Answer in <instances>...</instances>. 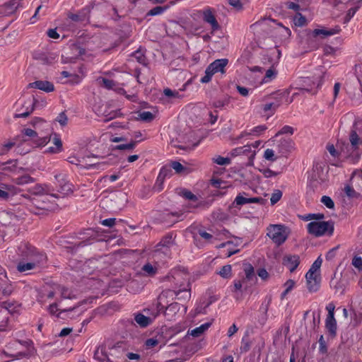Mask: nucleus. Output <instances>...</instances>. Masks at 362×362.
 <instances>
[{
    "instance_id": "obj_21",
    "label": "nucleus",
    "mask_w": 362,
    "mask_h": 362,
    "mask_svg": "<svg viewBox=\"0 0 362 362\" xmlns=\"http://www.w3.org/2000/svg\"><path fill=\"white\" fill-rule=\"evenodd\" d=\"M211 325V322H206L199 327H197L190 331H188V334L193 336L194 337H199L203 333H204Z\"/></svg>"
},
{
    "instance_id": "obj_6",
    "label": "nucleus",
    "mask_w": 362,
    "mask_h": 362,
    "mask_svg": "<svg viewBox=\"0 0 362 362\" xmlns=\"http://www.w3.org/2000/svg\"><path fill=\"white\" fill-rule=\"evenodd\" d=\"M46 255H39L34 259H25L28 261L26 263L20 262L17 265V269L20 272H25L27 271L32 270L37 267L43 264L46 261Z\"/></svg>"
},
{
    "instance_id": "obj_58",
    "label": "nucleus",
    "mask_w": 362,
    "mask_h": 362,
    "mask_svg": "<svg viewBox=\"0 0 362 362\" xmlns=\"http://www.w3.org/2000/svg\"><path fill=\"white\" fill-rule=\"evenodd\" d=\"M213 75L214 73L211 72V70H209V68H206L205 71V76L201 78L200 81L203 83H206L211 81Z\"/></svg>"
},
{
    "instance_id": "obj_52",
    "label": "nucleus",
    "mask_w": 362,
    "mask_h": 362,
    "mask_svg": "<svg viewBox=\"0 0 362 362\" xmlns=\"http://www.w3.org/2000/svg\"><path fill=\"white\" fill-rule=\"evenodd\" d=\"M165 10H166V7L156 6V7H154L153 8L151 9L148 12V16L159 15V14H161L162 13H163Z\"/></svg>"
},
{
    "instance_id": "obj_20",
    "label": "nucleus",
    "mask_w": 362,
    "mask_h": 362,
    "mask_svg": "<svg viewBox=\"0 0 362 362\" xmlns=\"http://www.w3.org/2000/svg\"><path fill=\"white\" fill-rule=\"evenodd\" d=\"M325 327L329 333L334 337L337 333V321L334 316L327 317L325 320Z\"/></svg>"
},
{
    "instance_id": "obj_36",
    "label": "nucleus",
    "mask_w": 362,
    "mask_h": 362,
    "mask_svg": "<svg viewBox=\"0 0 362 362\" xmlns=\"http://www.w3.org/2000/svg\"><path fill=\"white\" fill-rule=\"evenodd\" d=\"M218 274L223 278L227 279L231 276V266L226 264L221 267Z\"/></svg>"
},
{
    "instance_id": "obj_48",
    "label": "nucleus",
    "mask_w": 362,
    "mask_h": 362,
    "mask_svg": "<svg viewBox=\"0 0 362 362\" xmlns=\"http://www.w3.org/2000/svg\"><path fill=\"white\" fill-rule=\"evenodd\" d=\"M280 106V103L279 102L276 103H269L265 104L263 107V110L264 112H267L269 110H272V113Z\"/></svg>"
},
{
    "instance_id": "obj_54",
    "label": "nucleus",
    "mask_w": 362,
    "mask_h": 362,
    "mask_svg": "<svg viewBox=\"0 0 362 362\" xmlns=\"http://www.w3.org/2000/svg\"><path fill=\"white\" fill-rule=\"evenodd\" d=\"M163 93L165 96L167 97H169V98H180L181 96L179 94V92L177 91V90H172L170 88H165L163 90Z\"/></svg>"
},
{
    "instance_id": "obj_9",
    "label": "nucleus",
    "mask_w": 362,
    "mask_h": 362,
    "mask_svg": "<svg viewBox=\"0 0 362 362\" xmlns=\"http://www.w3.org/2000/svg\"><path fill=\"white\" fill-rule=\"evenodd\" d=\"M202 16L204 22L211 25L214 30L219 28V24L216 19L214 11L210 8H207L202 11Z\"/></svg>"
},
{
    "instance_id": "obj_33",
    "label": "nucleus",
    "mask_w": 362,
    "mask_h": 362,
    "mask_svg": "<svg viewBox=\"0 0 362 362\" xmlns=\"http://www.w3.org/2000/svg\"><path fill=\"white\" fill-rule=\"evenodd\" d=\"M16 138L13 139V141H9L0 146V154H6L12 147L16 145Z\"/></svg>"
},
{
    "instance_id": "obj_62",
    "label": "nucleus",
    "mask_w": 362,
    "mask_h": 362,
    "mask_svg": "<svg viewBox=\"0 0 362 362\" xmlns=\"http://www.w3.org/2000/svg\"><path fill=\"white\" fill-rule=\"evenodd\" d=\"M306 281L308 280H320V274L319 273H315L313 272H308L305 275Z\"/></svg>"
},
{
    "instance_id": "obj_47",
    "label": "nucleus",
    "mask_w": 362,
    "mask_h": 362,
    "mask_svg": "<svg viewBox=\"0 0 362 362\" xmlns=\"http://www.w3.org/2000/svg\"><path fill=\"white\" fill-rule=\"evenodd\" d=\"M322 260L320 257H318L314 262L313 264H312V266L310 267V269L308 270L309 272H315V273H319V270H320V268L322 265Z\"/></svg>"
},
{
    "instance_id": "obj_26",
    "label": "nucleus",
    "mask_w": 362,
    "mask_h": 362,
    "mask_svg": "<svg viewBox=\"0 0 362 362\" xmlns=\"http://www.w3.org/2000/svg\"><path fill=\"white\" fill-rule=\"evenodd\" d=\"M28 192L34 195H42L44 194H47L46 188L40 184H37L35 186L29 188Z\"/></svg>"
},
{
    "instance_id": "obj_46",
    "label": "nucleus",
    "mask_w": 362,
    "mask_h": 362,
    "mask_svg": "<svg viewBox=\"0 0 362 362\" xmlns=\"http://www.w3.org/2000/svg\"><path fill=\"white\" fill-rule=\"evenodd\" d=\"M0 305L2 308H5L9 312H11L12 310L14 311L17 307V304L14 302L11 303L8 301H3L0 303Z\"/></svg>"
},
{
    "instance_id": "obj_45",
    "label": "nucleus",
    "mask_w": 362,
    "mask_h": 362,
    "mask_svg": "<svg viewBox=\"0 0 362 362\" xmlns=\"http://www.w3.org/2000/svg\"><path fill=\"white\" fill-rule=\"evenodd\" d=\"M294 23L297 26H303L306 23V19L304 16L301 15V13H298L294 17Z\"/></svg>"
},
{
    "instance_id": "obj_32",
    "label": "nucleus",
    "mask_w": 362,
    "mask_h": 362,
    "mask_svg": "<svg viewBox=\"0 0 362 362\" xmlns=\"http://www.w3.org/2000/svg\"><path fill=\"white\" fill-rule=\"evenodd\" d=\"M94 358L100 362H110L107 355L103 352V349H97L94 353Z\"/></svg>"
},
{
    "instance_id": "obj_49",
    "label": "nucleus",
    "mask_w": 362,
    "mask_h": 362,
    "mask_svg": "<svg viewBox=\"0 0 362 362\" xmlns=\"http://www.w3.org/2000/svg\"><path fill=\"white\" fill-rule=\"evenodd\" d=\"M321 202L328 209H334V203L333 200L328 196H323L321 198Z\"/></svg>"
},
{
    "instance_id": "obj_17",
    "label": "nucleus",
    "mask_w": 362,
    "mask_h": 362,
    "mask_svg": "<svg viewBox=\"0 0 362 362\" xmlns=\"http://www.w3.org/2000/svg\"><path fill=\"white\" fill-rule=\"evenodd\" d=\"M171 172L170 170V168H168V167H163L160 171V173L158 176V178H157V180H156V185H155V187L154 188L160 192V190H162L163 189V186H162V184H163V180L164 178L168 175L170 174Z\"/></svg>"
},
{
    "instance_id": "obj_39",
    "label": "nucleus",
    "mask_w": 362,
    "mask_h": 362,
    "mask_svg": "<svg viewBox=\"0 0 362 362\" xmlns=\"http://www.w3.org/2000/svg\"><path fill=\"white\" fill-rule=\"evenodd\" d=\"M138 143L137 141H131L129 143L126 144H120L115 146V149L117 150H132L135 148L136 144Z\"/></svg>"
},
{
    "instance_id": "obj_61",
    "label": "nucleus",
    "mask_w": 362,
    "mask_h": 362,
    "mask_svg": "<svg viewBox=\"0 0 362 362\" xmlns=\"http://www.w3.org/2000/svg\"><path fill=\"white\" fill-rule=\"evenodd\" d=\"M293 134V127L290 126H284L281 128V129L276 134V136L280 135V134Z\"/></svg>"
},
{
    "instance_id": "obj_28",
    "label": "nucleus",
    "mask_w": 362,
    "mask_h": 362,
    "mask_svg": "<svg viewBox=\"0 0 362 362\" xmlns=\"http://www.w3.org/2000/svg\"><path fill=\"white\" fill-rule=\"evenodd\" d=\"M132 57L141 64L146 65V58L144 54V52L139 49L132 54Z\"/></svg>"
},
{
    "instance_id": "obj_23",
    "label": "nucleus",
    "mask_w": 362,
    "mask_h": 362,
    "mask_svg": "<svg viewBox=\"0 0 362 362\" xmlns=\"http://www.w3.org/2000/svg\"><path fill=\"white\" fill-rule=\"evenodd\" d=\"M55 289H57V292L60 294L62 298L71 299L74 298V295L72 293V291L68 288L57 284L55 285Z\"/></svg>"
},
{
    "instance_id": "obj_22",
    "label": "nucleus",
    "mask_w": 362,
    "mask_h": 362,
    "mask_svg": "<svg viewBox=\"0 0 362 362\" xmlns=\"http://www.w3.org/2000/svg\"><path fill=\"white\" fill-rule=\"evenodd\" d=\"M339 31V28H333V29H315L313 32V35L314 37L321 35L322 37L327 36H331L338 33Z\"/></svg>"
},
{
    "instance_id": "obj_37",
    "label": "nucleus",
    "mask_w": 362,
    "mask_h": 362,
    "mask_svg": "<svg viewBox=\"0 0 362 362\" xmlns=\"http://www.w3.org/2000/svg\"><path fill=\"white\" fill-rule=\"evenodd\" d=\"M344 192L348 197L351 198V199H356L360 197V194L356 192L354 190V189L349 185L345 186Z\"/></svg>"
},
{
    "instance_id": "obj_7",
    "label": "nucleus",
    "mask_w": 362,
    "mask_h": 362,
    "mask_svg": "<svg viewBox=\"0 0 362 362\" xmlns=\"http://www.w3.org/2000/svg\"><path fill=\"white\" fill-rule=\"evenodd\" d=\"M294 142L291 139H281L276 143L278 153L286 156L294 149Z\"/></svg>"
},
{
    "instance_id": "obj_8",
    "label": "nucleus",
    "mask_w": 362,
    "mask_h": 362,
    "mask_svg": "<svg viewBox=\"0 0 362 362\" xmlns=\"http://www.w3.org/2000/svg\"><path fill=\"white\" fill-rule=\"evenodd\" d=\"M55 179L59 185V192L63 195H67L73 192V185L67 182L65 179L64 175L59 173L54 175Z\"/></svg>"
},
{
    "instance_id": "obj_15",
    "label": "nucleus",
    "mask_w": 362,
    "mask_h": 362,
    "mask_svg": "<svg viewBox=\"0 0 362 362\" xmlns=\"http://www.w3.org/2000/svg\"><path fill=\"white\" fill-rule=\"evenodd\" d=\"M283 264L290 270L291 272H293L300 264L299 256L286 255L283 259Z\"/></svg>"
},
{
    "instance_id": "obj_51",
    "label": "nucleus",
    "mask_w": 362,
    "mask_h": 362,
    "mask_svg": "<svg viewBox=\"0 0 362 362\" xmlns=\"http://www.w3.org/2000/svg\"><path fill=\"white\" fill-rule=\"evenodd\" d=\"M319 351L321 354H327V346L322 335L320 336L319 340Z\"/></svg>"
},
{
    "instance_id": "obj_3",
    "label": "nucleus",
    "mask_w": 362,
    "mask_h": 362,
    "mask_svg": "<svg viewBox=\"0 0 362 362\" xmlns=\"http://www.w3.org/2000/svg\"><path fill=\"white\" fill-rule=\"evenodd\" d=\"M308 233L315 237L323 235H332L334 233V223L329 221H311L307 225Z\"/></svg>"
},
{
    "instance_id": "obj_31",
    "label": "nucleus",
    "mask_w": 362,
    "mask_h": 362,
    "mask_svg": "<svg viewBox=\"0 0 362 362\" xmlns=\"http://www.w3.org/2000/svg\"><path fill=\"white\" fill-rule=\"evenodd\" d=\"M57 306H58V304H57V303H54L51 304V305L49 306L48 310H49V313H50L51 315H55V314H56V313H57V311H59V310L60 312L57 315V317H60V315H61L62 313H64V312H66V311H71V310H73L76 308V307H74V308H69V309H67V310H59V309H58Z\"/></svg>"
},
{
    "instance_id": "obj_43",
    "label": "nucleus",
    "mask_w": 362,
    "mask_h": 362,
    "mask_svg": "<svg viewBox=\"0 0 362 362\" xmlns=\"http://www.w3.org/2000/svg\"><path fill=\"white\" fill-rule=\"evenodd\" d=\"M281 197H282V192L281 190H279V189L274 190L271 196V198H270V202H271L272 205H274L276 203H277L281 199Z\"/></svg>"
},
{
    "instance_id": "obj_10",
    "label": "nucleus",
    "mask_w": 362,
    "mask_h": 362,
    "mask_svg": "<svg viewBox=\"0 0 362 362\" xmlns=\"http://www.w3.org/2000/svg\"><path fill=\"white\" fill-rule=\"evenodd\" d=\"M349 141L351 143V146L347 147V151L346 154L347 156H351L355 151L358 148V146L362 143V141L359 136L357 134L355 130H352L349 135Z\"/></svg>"
},
{
    "instance_id": "obj_35",
    "label": "nucleus",
    "mask_w": 362,
    "mask_h": 362,
    "mask_svg": "<svg viewBox=\"0 0 362 362\" xmlns=\"http://www.w3.org/2000/svg\"><path fill=\"white\" fill-rule=\"evenodd\" d=\"M307 281V287L310 292H316L320 288V280H308Z\"/></svg>"
},
{
    "instance_id": "obj_56",
    "label": "nucleus",
    "mask_w": 362,
    "mask_h": 362,
    "mask_svg": "<svg viewBox=\"0 0 362 362\" xmlns=\"http://www.w3.org/2000/svg\"><path fill=\"white\" fill-rule=\"evenodd\" d=\"M171 168H173L177 173H182L185 170V168L177 161L172 162Z\"/></svg>"
},
{
    "instance_id": "obj_57",
    "label": "nucleus",
    "mask_w": 362,
    "mask_h": 362,
    "mask_svg": "<svg viewBox=\"0 0 362 362\" xmlns=\"http://www.w3.org/2000/svg\"><path fill=\"white\" fill-rule=\"evenodd\" d=\"M249 200L250 198H245L239 194L235 197L234 203H235L237 205H243L245 204H250Z\"/></svg>"
},
{
    "instance_id": "obj_14",
    "label": "nucleus",
    "mask_w": 362,
    "mask_h": 362,
    "mask_svg": "<svg viewBox=\"0 0 362 362\" xmlns=\"http://www.w3.org/2000/svg\"><path fill=\"white\" fill-rule=\"evenodd\" d=\"M347 5L351 7L348 9L345 21L346 22L349 21L351 18L354 17L356 11L361 8L362 6V0H349L347 2Z\"/></svg>"
},
{
    "instance_id": "obj_50",
    "label": "nucleus",
    "mask_w": 362,
    "mask_h": 362,
    "mask_svg": "<svg viewBox=\"0 0 362 362\" xmlns=\"http://www.w3.org/2000/svg\"><path fill=\"white\" fill-rule=\"evenodd\" d=\"M180 304L177 303H173L166 307L165 310L166 312H170L173 314H175L177 312L180 310Z\"/></svg>"
},
{
    "instance_id": "obj_5",
    "label": "nucleus",
    "mask_w": 362,
    "mask_h": 362,
    "mask_svg": "<svg viewBox=\"0 0 362 362\" xmlns=\"http://www.w3.org/2000/svg\"><path fill=\"white\" fill-rule=\"evenodd\" d=\"M17 253L23 260L34 259L39 255H45L43 253L37 252L34 247L25 242L21 243L18 246Z\"/></svg>"
},
{
    "instance_id": "obj_44",
    "label": "nucleus",
    "mask_w": 362,
    "mask_h": 362,
    "mask_svg": "<svg viewBox=\"0 0 362 362\" xmlns=\"http://www.w3.org/2000/svg\"><path fill=\"white\" fill-rule=\"evenodd\" d=\"M264 158L269 161H275L277 157L275 156L274 151L273 149L267 148L264 153Z\"/></svg>"
},
{
    "instance_id": "obj_60",
    "label": "nucleus",
    "mask_w": 362,
    "mask_h": 362,
    "mask_svg": "<svg viewBox=\"0 0 362 362\" xmlns=\"http://www.w3.org/2000/svg\"><path fill=\"white\" fill-rule=\"evenodd\" d=\"M352 264L358 270L362 271V258L356 256L352 259Z\"/></svg>"
},
{
    "instance_id": "obj_59",
    "label": "nucleus",
    "mask_w": 362,
    "mask_h": 362,
    "mask_svg": "<svg viewBox=\"0 0 362 362\" xmlns=\"http://www.w3.org/2000/svg\"><path fill=\"white\" fill-rule=\"evenodd\" d=\"M139 117L144 121H151L153 119V115L148 111L141 112Z\"/></svg>"
},
{
    "instance_id": "obj_18",
    "label": "nucleus",
    "mask_w": 362,
    "mask_h": 362,
    "mask_svg": "<svg viewBox=\"0 0 362 362\" xmlns=\"http://www.w3.org/2000/svg\"><path fill=\"white\" fill-rule=\"evenodd\" d=\"M267 127L265 125H259L253 129H252L249 132H242L237 138V139H240L246 136L253 135V136H259L263 132L267 129Z\"/></svg>"
},
{
    "instance_id": "obj_42",
    "label": "nucleus",
    "mask_w": 362,
    "mask_h": 362,
    "mask_svg": "<svg viewBox=\"0 0 362 362\" xmlns=\"http://www.w3.org/2000/svg\"><path fill=\"white\" fill-rule=\"evenodd\" d=\"M55 285H57V284H53L50 286V289L45 288V296L49 298L52 299L54 297L55 294L58 293L57 289H55Z\"/></svg>"
},
{
    "instance_id": "obj_24",
    "label": "nucleus",
    "mask_w": 362,
    "mask_h": 362,
    "mask_svg": "<svg viewBox=\"0 0 362 362\" xmlns=\"http://www.w3.org/2000/svg\"><path fill=\"white\" fill-rule=\"evenodd\" d=\"M35 59L40 61L42 64H52L55 60V55L53 54H39L35 57Z\"/></svg>"
},
{
    "instance_id": "obj_29",
    "label": "nucleus",
    "mask_w": 362,
    "mask_h": 362,
    "mask_svg": "<svg viewBox=\"0 0 362 362\" xmlns=\"http://www.w3.org/2000/svg\"><path fill=\"white\" fill-rule=\"evenodd\" d=\"M2 187L4 188L6 191V193L8 194V196L9 199L12 197L13 196L17 194L18 192H20V189L16 187L14 185H4L2 184Z\"/></svg>"
},
{
    "instance_id": "obj_30",
    "label": "nucleus",
    "mask_w": 362,
    "mask_h": 362,
    "mask_svg": "<svg viewBox=\"0 0 362 362\" xmlns=\"http://www.w3.org/2000/svg\"><path fill=\"white\" fill-rule=\"evenodd\" d=\"M301 219L303 220V221H310V220H315V221H320V220H322L324 218H325V216L323 214H306V215H304V216H300Z\"/></svg>"
},
{
    "instance_id": "obj_64",
    "label": "nucleus",
    "mask_w": 362,
    "mask_h": 362,
    "mask_svg": "<svg viewBox=\"0 0 362 362\" xmlns=\"http://www.w3.org/2000/svg\"><path fill=\"white\" fill-rule=\"evenodd\" d=\"M228 4L238 11L243 9V4L240 0H228Z\"/></svg>"
},
{
    "instance_id": "obj_19",
    "label": "nucleus",
    "mask_w": 362,
    "mask_h": 362,
    "mask_svg": "<svg viewBox=\"0 0 362 362\" xmlns=\"http://www.w3.org/2000/svg\"><path fill=\"white\" fill-rule=\"evenodd\" d=\"M30 123L35 129L44 130L45 132H50L49 125L41 118L36 117L32 119Z\"/></svg>"
},
{
    "instance_id": "obj_16",
    "label": "nucleus",
    "mask_w": 362,
    "mask_h": 362,
    "mask_svg": "<svg viewBox=\"0 0 362 362\" xmlns=\"http://www.w3.org/2000/svg\"><path fill=\"white\" fill-rule=\"evenodd\" d=\"M13 291V286L10 284L8 277L6 279H2L0 277V292L4 296H10Z\"/></svg>"
},
{
    "instance_id": "obj_63",
    "label": "nucleus",
    "mask_w": 362,
    "mask_h": 362,
    "mask_svg": "<svg viewBox=\"0 0 362 362\" xmlns=\"http://www.w3.org/2000/svg\"><path fill=\"white\" fill-rule=\"evenodd\" d=\"M158 344V340L154 338L148 339L145 341V345L147 349H151Z\"/></svg>"
},
{
    "instance_id": "obj_55",
    "label": "nucleus",
    "mask_w": 362,
    "mask_h": 362,
    "mask_svg": "<svg viewBox=\"0 0 362 362\" xmlns=\"http://www.w3.org/2000/svg\"><path fill=\"white\" fill-rule=\"evenodd\" d=\"M57 121L61 126L64 127L67 124L68 118L64 112H61L57 117Z\"/></svg>"
},
{
    "instance_id": "obj_41",
    "label": "nucleus",
    "mask_w": 362,
    "mask_h": 362,
    "mask_svg": "<svg viewBox=\"0 0 362 362\" xmlns=\"http://www.w3.org/2000/svg\"><path fill=\"white\" fill-rule=\"evenodd\" d=\"M212 160L220 165H226L230 163V159L229 158H224L221 156H216L212 158Z\"/></svg>"
},
{
    "instance_id": "obj_40",
    "label": "nucleus",
    "mask_w": 362,
    "mask_h": 362,
    "mask_svg": "<svg viewBox=\"0 0 362 362\" xmlns=\"http://www.w3.org/2000/svg\"><path fill=\"white\" fill-rule=\"evenodd\" d=\"M142 270L148 276H153L156 274L157 268L153 267L150 263L144 264L142 267Z\"/></svg>"
},
{
    "instance_id": "obj_38",
    "label": "nucleus",
    "mask_w": 362,
    "mask_h": 362,
    "mask_svg": "<svg viewBox=\"0 0 362 362\" xmlns=\"http://www.w3.org/2000/svg\"><path fill=\"white\" fill-rule=\"evenodd\" d=\"M243 269L247 279L250 280L255 276L254 268L250 264H245Z\"/></svg>"
},
{
    "instance_id": "obj_4",
    "label": "nucleus",
    "mask_w": 362,
    "mask_h": 362,
    "mask_svg": "<svg viewBox=\"0 0 362 362\" xmlns=\"http://www.w3.org/2000/svg\"><path fill=\"white\" fill-rule=\"evenodd\" d=\"M22 134L30 138V141L35 147L45 146L50 141L49 132L27 128L22 130Z\"/></svg>"
},
{
    "instance_id": "obj_53",
    "label": "nucleus",
    "mask_w": 362,
    "mask_h": 362,
    "mask_svg": "<svg viewBox=\"0 0 362 362\" xmlns=\"http://www.w3.org/2000/svg\"><path fill=\"white\" fill-rule=\"evenodd\" d=\"M358 82L360 83V91L357 93H354L352 95H351V98L353 100H355L357 102H361L362 101V80L358 78Z\"/></svg>"
},
{
    "instance_id": "obj_12",
    "label": "nucleus",
    "mask_w": 362,
    "mask_h": 362,
    "mask_svg": "<svg viewBox=\"0 0 362 362\" xmlns=\"http://www.w3.org/2000/svg\"><path fill=\"white\" fill-rule=\"evenodd\" d=\"M28 86L32 88H37L47 93L52 92L54 90L53 83L47 81H36L29 83Z\"/></svg>"
},
{
    "instance_id": "obj_34",
    "label": "nucleus",
    "mask_w": 362,
    "mask_h": 362,
    "mask_svg": "<svg viewBox=\"0 0 362 362\" xmlns=\"http://www.w3.org/2000/svg\"><path fill=\"white\" fill-rule=\"evenodd\" d=\"M36 353V350L34 347L28 348L25 352H18L13 356L14 358L18 359L23 357L29 358L34 356Z\"/></svg>"
},
{
    "instance_id": "obj_25",
    "label": "nucleus",
    "mask_w": 362,
    "mask_h": 362,
    "mask_svg": "<svg viewBox=\"0 0 362 362\" xmlns=\"http://www.w3.org/2000/svg\"><path fill=\"white\" fill-rule=\"evenodd\" d=\"M34 178L28 175H23L13 180L15 184L18 185H24L34 182Z\"/></svg>"
},
{
    "instance_id": "obj_1",
    "label": "nucleus",
    "mask_w": 362,
    "mask_h": 362,
    "mask_svg": "<svg viewBox=\"0 0 362 362\" xmlns=\"http://www.w3.org/2000/svg\"><path fill=\"white\" fill-rule=\"evenodd\" d=\"M189 284L187 282V279H186L185 282H182L180 284V287H182V289L180 288L178 291L168 290L162 292L158 296V302L156 303V305L152 309V310H151L149 308H146L144 310V312L146 313V315L142 313L135 314V322L141 327L144 328L148 327L160 315V312L164 308V305H163L162 301L164 298H166L168 296H172L173 294H175L176 296H177V299H187L190 297L189 290L187 288Z\"/></svg>"
},
{
    "instance_id": "obj_13",
    "label": "nucleus",
    "mask_w": 362,
    "mask_h": 362,
    "mask_svg": "<svg viewBox=\"0 0 362 362\" xmlns=\"http://www.w3.org/2000/svg\"><path fill=\"white\" fill-rule=\"evenodd\" d=\"M228 63V60L227 59H219L211 63L207 68H209V70H211L214 74L218 72L223 74L225 72L224 69Z\"/></svg>"
},
{
    "instance_id": "obj_2",
    "label": "nucleus",
    "mask_w": 362,
    "mask_h": 362,
    "mask_svg": "<svg viewBox=\"0 0 362 362\" xmlns=\"http://www.w3.org/2000/svg\"><path fill=\"white\" fill-rule=\"evenodd\" d=\"M290 232V229L282 224H271L267 228V235L277 246H280L286 242Z\"/></svg>"
},
{
    "instance_id": "obj_11",
    "label": "nucleus",
    "mask_w": 362,
    "mask_h": 362,
    "mask_svg": "<svg viewBox=\"0 0 362 362\" xmlns=\"http://www.w3.org/2000/svg\"><path fill=\"white\" fill-rule=\"evenodd\" d=\"M302 84L300 88L301 90H306L307 92H310L312 90L313 86H316L317 88L320 87V86L322 83V75H319L316 80H311L310 78H305L301 80Z\"/></svg>"
},
{
    "instance_id": "obj_27",
    "label": "nucleus",
    "mask_w": 362,
    "mask_h": 362,
    "mask_svg": "<svg viewBox=\"0 0 362 362\" xmlns=\"http://www.w3.org/2000/svg\"><path fill=\"white\" fill-rule=\"evenodd\" d=\"M98 85L107 89H111L115 86V83L110 79L99 77L96 80Z\"/></svg>"
}]
</instances>
